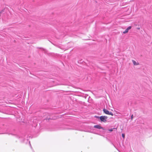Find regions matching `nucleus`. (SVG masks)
Segmentation results:
<instances>
[{
    "label": "nucleus",
    "instance_id": "obj_12",
    "mask_svg": "<svg viewBox=\"0 0 152 152\" xmlns=\"http://www.w3.org/2000/svg\"><path fill=\"white\" fill-rule=\"evenodd\" d=\"M113 129H117V128H113Z\"/></svg>",
    "mask_w": 152,
    "mask_h": 152
},
{
    "label": "nucleus",
    "instance_id": "obj_11",
    "mask_svg": "<svg viewBox=\"0 0 152 152\" xmlns=\"http://www.w3.org/2000/svg\"><path fill=\"white\" fill-rule=\"evenodd\" d=\"M46 120H50V118H48V119L47 118H46Z\"/></svg>",
    "mask_w": 152,
    "mask_h": 152
},
{
    "label": "nucleus",
    "instance_id": "obj_1",
    "mask_svg": "<svg viewBox=\"0 0 152 152\" xmlns=\"http://www.w3.org/2000/svg\"><path fill=\"white\" fill-rule=\"evenodd\" d=\"M99 118L101 121L105 122L106 121V119L107 118V117L105 116H102L99 117Z\"/></svg>",
    "mask_w": 152,
    "mask_h": 152
},
{
    "label": "nucleus",
    "instance_id": "obj_9",
    "mask_svg": "<svg viewBox=\"0 0 152 152\" xmlns=\"http://www.w3.org/2000/svg\"><path fill=\"white\" fill-rule=\"evenodd\" d=\"M133 115H132V116H131V120H132L133 119Z\"/></svg>",
    "mask_w": 152,
    "mask_h": 152
},
{
    "label": "nucleus",
    "instance_id": "obj_2",
    "mask_svg": "<svg viewBox=\"0 0 152 152\" xmlns=\"http://www.w3.org/2000/svg\"><path fill=\"white\" fill-rule=\"evenodd\" d=\"M103 111L106 114L108 115H111L112 116L113 115V114L111 112H110L106 109H104L103 110Z\"/></svg>",
    "mask_w": 152,
    "mask_h": 152
},
{
    "label": "nucleus",
    "instance_id": "obj_13",
    "mask_svg": "<svg viewBox=\"0 0 152 152\" xmlns=\"http://www.w3.org/2000/svg\"><path fill=\"white\" fill-rule=\"evenodd\" d=\"M137 29H140V28H138Z\"/></svg>",
    "mask_w": 152,
    "mask_h": 152
},
{
    "label": "nucleus",
    "instance_id": "obj_8",
    "mask_svg": "<svg viewBox=\"0 0 152 152\" xmlns=\"http://www.w3.org/2000/svg\"><path fill=\"white\" fill-rule=\"evenodd\" d=\"M122 137L124 139L125 138V134H122Z\"/></svg>",
    "mask_w": 152,
    "mask_h": 152
},
{
    "label": "nucleus",
    "instance_id": "obj_10",
    "mask_svg": "<svg viewBox=\"0 0 152 152\" xmlns=\"http://www.w3.org/2000/svg\"><path fill=\"white\" fill-rule=\"evenodd\" d=\"M113 130L112 129H110L109 130V131L111 132H112L113 131Z\"/></svg>",
    "mask_w": 152,
    "mask_h": 152
},
{
    "label": "nucleus",
    "instance_id": "obj_3",
    "mask_svg": "<svg viewBox=\"0 0 152 152\" xmlns=\"http://www.w3.org/2000/svg\"><path fill=\"white\" fill-rule=\"evenodd\" d=\"M94 127L99 129H102L103 128L102 127L100 126V125H96L94 126Z\"/></svg>",
    "mask_w": 152,
    "mask_h": 152
},
{
    "label": "nucleus",
    "instance_id": "obj_5",
    "mask_svg": "<svg viewBox=\"0 0 152 152\" xmlns=\"http://www.w3.org/2000/svg\"><path fill=\"white\" fill-rule=\"evenodd\" d=\"M128 31L126 29L125 30V31L123 32V33L124 34H126V33H128Z\"/></svg>",
    "mask_w": 152,
    "mask_h": 152
},
{
    "label": "nucleus",
    "instance_id": "obj_6",
    "mask_svg": "<svg viewBox=\"0 0 152 152\" xmlns=\"http://www.w3.org/2000/svg\"><path fill=\"white\" fill-rule=\"evenodd\" d=\"M132 28V26H129V27H128L126 29H127V30L128 31H129V30H130V29Z\"/></svg>",
    "mask_w": 152,
    "mask_h": 152
},
{
    "label": "nucleus",
    "instance_id": "obj_7",
    "mask_svg": "<svg viewBox=\"0 0 152 152\" xmlns=\"http://www.w3.org/2000/svg\"><path fill=\"white\" fill-rule=\"evenodd\" d=\"M132 28V26H129V27H128L126 29H127V30L128 31H129V30H130V29Z\"/></svg>",
    "mask_w": 152,
    "mask_h": 152
},
{
    "label": "nucleus",
    "instance_id": "obj_4",
    "mask_svg": "<svg viewBox=\"0 0 152 152\" xmlns=\"http://www.w3.org/2000/svg\"><path fill=\"white\" fill-rule=\"evenodd\" d=\"M132 62L134 65H137L139 64H137L136 61L134 60H133Z\"/></svg>",
    "mask_w": 152,
    "mask_h": 152
}]
</instances>
